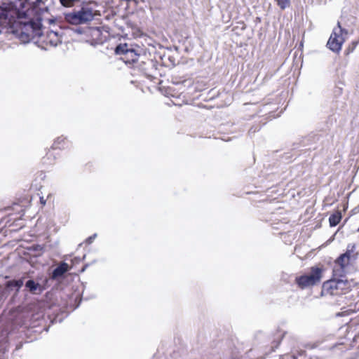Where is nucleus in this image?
<instances>
[{
    "mask_svg": "<svg viewBox=\"0 0 359 359\" xmlns=\"http://www.w3.org/2000/svg\"><path fill=\"white\" fill-rule=\"evenodd\" d=\"M285 334V332H278L275 334V336L273 339V341L271 342V352L274 351L275 349L278 348V346L280 344L281 340L283 339Z\"/></svg>",
    "mask_w": 359,
    "mask_h": 359,
    "instance_id": "17",
    "label": "nucleus"
},
{
    "mask_svg": "<svg viewBox=\"0 0 359 359\" xmlns=\"http://www.w3.org/2000/svg\"><path fill=\"white\" fill-rule=\"evenodd\" d=\"M96 237H97V233H94L93 235L89 236L86 240V243H88V244H91Z\"/></svg>",
    "mask_w": 359,
    "mask_h": 359,
    "instance_id": "25",
    "label": "nucleus"
},
{
    "mask_svg": "<svg viewBox=\"0 0 359 359\" xmlns=\"http://www.w3.org/2000/svg\"><path fill=\"white\" fill-rule=\"evenodd\" d=\"M65 137H63V136H60V137H58L53 142L52 147H51V149L53 150L54 149H64L65 148Z\"/></svg>",
    "mask_w": 359,
    "mask_h": 359,
    "instance_id": "19",
    "label": "nucleus"
},
{
    "mask_svg": "<svg viewBox=\"0 0 359 359\" xmlns=\"http://www.w3.org/2000/svg\"><path fill=\"white\" fill-rule=\"evenodd\" d=\"M40 200H41V202L42 203L45 204V203H46V202H45V201H43V198H41V199H40Z\"/></svg>",
    "mask_w": 359,
    "mask_h": 359,
    "instance_id": "30",
    "label": "nucleus"
},
{
    "mask_svg": "<svg viewBox=\"0 0 359 359\" xmlns=\"http://www.w3.org/2000/svg\"><path fill=\"white\" fill-rule=\"evenodd\" d=\"M333 277L337 278L339 295L346 293L351 290L352 285L351 283L346 278V275H344L341 277H337L334 276V272H333Z\"/></svg>",
    "mask_w": 359,
    "mask_h": 359,
    "instance_id": "13",
    "label": "nucleus"
},
{
    "mask_svg": "<svg viewBox=\"0 0 359 359\" xmlns=\"http://www.w3.org/2000/svg\"><path fill=\"white\" fill-rule=\"evenodd\" d=\"M79 1L80 0H60L61 5L67 8L72 7Z\"/></svg>",
    "mask_w": 359,
    "mask_h": 359,
    "instance_id": "20",
    "label": "nucleus"
},
{
    "mask_svg": "<svg viewBox=\"0 0 359 359\" xmlns=\"http://www.w3.org/2000/svg\"><path fill=\"white\" fill-rule=\"evenodd\" d=\"M322 293L324 294L339 295L337 278H332L324 282L322 287Z\"/></svg>",
    "mask_w": 359,
    "mask_h": 359,
    "instance_id": "11",
    "label": "nucleus"
},
{
    "mask_svg": "<svg viewBox=\"0 0 359 359\" xmlns=\"http://www.w3.org/2000/svg\"><path fill=\"white\" fill-rule=\"evenodd\" d=\"M24 278L13 279L6 282L5 288L8 290L15 289L16 292H18L20 288L24 285Z\"/></svg>",
    "mask_w": 359,
    "mask_h": 359,
    "instance_id": "14",
    "label": "nucleus"
},
{
    "mask_svg": "<svg viewBox=\"0 0 359 359\" xmlns=\"http://www.w3.org/2000/svg\"><path fill=\"white\" fill-rule=\"evenodd\" d=\"M30 250L35 252L36 256H39L43 252V246L41 245H33L30 247Z\"/></svg>",
    "mask_w": 359,
    "mask_h": 359,
    "instance_id": "21",
    "label": "nucleus"
},
{
    "mask_svg": "<svg viewBox=\"0 0 359 359\" xmlns=\"http://www.w3.org/2000/svg\"><path fill=\"white\" fill-rule=\"evenodd\" d=\"M348 34V30L342 28L339 22L333 29L327 43V47L332 52L339 53L345 41L344 35Z\"/></svg>",
    "mask_w": 359,
    "mask_h": 359,
    "instance_id": "7",
    "label": "nucleus"
},
{
    "mask_svg": "<svg viewBox=\"0 0 359 359\" xmlns=\"http://www.w3.org/2000/svg\"><path fill=\"white\" fill-rule=\"evenodd\" d=\"M94 19L93 9L87 6H82L80 10L67 13L65 20L72 25H81L92 21Z\"/></svg>",
    "mask_w": 359,
    "mask_h": 359,
    "instance_id": "4",
    "label": "nucleus"
},
{
    "mask_svg": "<svg viewBox=\"0 0 359 359\" xmlns=\"http://www.w3.org/2000/svg\"><path fill=\"white\" fill-rule=\"evenodd\" d=\"M322 137V134L316 132H312L304 137V142L307 144H312L319 142Z\"/></svg>",
    "mask_w": 359,
    "mask_h": 359,
    "instance_id": "15",
    "label": "nucleus"
},
{
    "mask_svg": "<svg viewBox=\"0 0 359 359\" xmlns=\"http://www.w3.org/2000/svg\"><path fill=\"white\" fill-rule=\"evenodd\" d=\"M342 218L341 213L337 211L335 213L332 214L329 217L330 226L332 227L336 226L339 224Z\"/></svg>",
    "mask_w": 359,
    "mask_h": 359,
    "instance_id": "18",
    "label": "nucleus"
},
{
    "mask_svg": "<svg viewBox=\"0 0 359 359\" xmlns=\"http://www.w3.org/2000/svg\"><path fill=\"white\" fill-rule=\"evenodd\" d=\"M25 291L33 295H40L49 287V278L37 276L36 278H28L24 283Z\"/></svg>",
    "mask_w": 359,
    "mask_h": 359,
    "instance_id": "6",
    "label": "nucleus"
},
{
    "mask_svg": "<svg viewBox=\"0 0 359 359\" xmlns=\"http://www.w3.org/2000/svg\"><path fill=\"white\" fill-rule=\"evenodd\" d=\"M53 156V153H52V151H49L47 153V154H46V157H47V158H48V159H49V158H50V156Z\"/></svg>",
    "mask_w": 359,
    "mask_h": 359,
    "instance_id": "27",
    "label": "nucleus"
},
{
    "mask_svg": "<svg viewBox=\"0 0 359 359\" xmlns=\"http://www.w3.org/2000/svg\"><path fill=\"white\" fill-rule=\"evenodd\" d=\"M55 21V19H50V20H49V23H50V24H52V23H53Z\"/></svg>",
    "mask_w": 359,
    "mask_h": 359,
    "instance_id": "29",
    "label": "nucleus"
},
{
    "mask_svg": "<svg viewBox=\"0 0 359 359\" xmlns=\"http://www.w3.org/2000/svg\"><path fill=\"white\" fill-rule=\"evenodd\" d=\"M306 351L304 350L282 355L279 359H304Z\"/></svg>",
    "mask_w": 359,
    "mask_h": 359,
    "instance_id": "16",
    "label": "nucleus"
},
{
    "mask_svg": "<svg viewBox=\"0 0 359 359\" xmlns=\"http://www.w3.org/2000/svg\"><path fill=\"white\" fill-rule=\"evenodd\" d=\"M49 0H36L30 5L32 18L27 22H22L19 27H13L11 32L22 43L31 41L34 36H41L42 34V14L48 12V6L46 2Z\"/></svg>",
    "mask_w": 359,
    "mask_h": 359,
    "instance_id": "1",
    "label": "nucleus"
},
{
    "mask_svg": "<svg viewBox=\"0 0 359 359\" xmlns=\"http://www.w3.org/2000/svg\"><path fill=\"white\" fill-rule=\"evenodd\" d=\"M55 156H53V162L54 161V160H55ZM53 162L51 161V162H50V163H52Z\"/></svg>",
    "mask_w": 359,
    "mask_h": 359,
    "instance_id": "31",
    "label": "nucleus"
},
{
    "mask_svg": "<svg viewBox=\"0 0 359 359\" xmlns=\"http://www.w3.org/2000/svg\"><path fill=\"white\" fill-rule=\"evenodd\" d=\"M355 248V244H348L346 252L335 259L332 269L335 276L346 275L349 266L357 259V254H353Z\"/></svg>",
    "mask_w": 359,
    "mask_h": 359,
    "instance_id": "2",
    "label": "nucleus"
},
{
    "mask_svg": "<svg viewBox=\"0 0 359 359\" xmlns=\"http://www.w3.org/2000/svg\"><path fill=\"white\" fill-rule=\"evenodd\" d=\"M323 269L314 266L311 268L309 274H304L295 278V283L301 289L317 285L321 280Z\"/></svg>",
    "mask_w": 359,
    "mask_h": 359,
    "instance_id": "5",
    "label": "nucleus"
},
{
    "mask_svg": "<svg viewBox=\"0 0 359 359\" xmlns=\"http://www.w3.org/2000/svg\"><path fill=\"white\" fill-rule=\"evenodd\" d=\"M353 214L359 212V205L352 210Z\"/></svg>",
    "mask_w": 359,
    "mask_h": 359,
    "instance_id": "26",
    "label": "nucleus"
},
{
    "mask_svg": "<svg viewBox=\"0 0 359 359\" xmlns=\"http://www.w3.org/2000/svg\"><path fill=\"white\" fill-rule=\"evenodd\" d=\"M140 47L135 48L132 44L119 43L115 48L116 55H124L126 63H137L140 56Z\"/></svg>",
    "mask_w": 359,
    "mask_h": 359,
    "instance_id": "8",
    "label": "nucleus"
},
{
    "mask_svg": "<svg viewBox=\"0 0 359 359\" xmlns=\"http://www.w3.org/2000/svg\"><path fill=\"white\" fill-rule=\"evenodd\" d=\"M69 270V267L68 264L65 262H61L58 266H57L49 274L50 280H58L62 278L65 273Z\"/></svg>",
    "mask_w": 359,
    "mask_h": 359,
    "instance_id": "12",
    "label": "nucleus"
},
{
    "mask_svg": "<svg viewBox=\"0 0 359 359\" xmlns=\"http://www.w3.org/2000/svg\"><path fill=\"white\" fill-rule=\"evenodd\" d=\"M75 32L78 33V34H82L83 32H82V29L81 28H76L75 29Z\"/></svg>",
    "mask_w": 359,
    "mask_h": 359,
    "instance_id": "28",
    "label": "nucleus"
},
{
    "mask_svg": "<svg viewBox=\"0 0 359 359\" xmlns=\"http://www.w3.org/2000/svg\"><path fill=\"white\" fill-rule=\"evenodd\" d=\"M278 6L282 9L284 10L287 7L290 6V0H276Z\"/></svg>",
    "mask_w": 359,
    "mask_h": 359,
    "instance_id": "23",
    "label": "nucleus"
},
{
    "mask_svg": "<svg viewBox=\"0 0 359 359\" xmlns=\"http://www.w3.org/2000/svg\"><path fill=\"white\" fill-rule=\"evenodd\" d=\"M32 2L29 0H16L9 4L4 3L1 7H6L10 16L6 19L9 22L13 18L28 19L32 18V11H30V5Z\"/></svg>",
    "mask_w": 359,
    "mask_h": 359,
    "instance_id": "3",
    "label": "nucleus"
},
{
    "mask_svg": "<svg viewBox=\"0 0 359 359\" xmlns=\"http://www.w3.org/2000/svg\"><path fill=\"white\" fill-rule=\"evenodd\" d=\"M42 36H36L31 41L34 40L36 38L40 39L41 41L46 44H50L51 46L56 47L58 44L61 43V39L60 37V32L58 31L50 30L47 31L46 36L43 34L42 31Z\"/></svg>",
    "mask_w": 359,
    "mask_h": 359,
    "instance_id": "9",
    "label": "nucleus"
},
{
    "mask_svg": "<svg viewBox=\"0 0 359 359\" xmlns=\"http://www.w3.org/2000/svg\"><path fill=\"white\" fill-rule=\"evenodd\" d=\"M260 130V127L259 126H252L250 129H249V131H248V133L249 135H252L255 133H256L257 131H259Z\"/></svg>",
    "mask_w": 359,
    "mask_h": 359,
    "instance_id": "24",
    "label": "nucleus"
},
{
    "mask_svg": "<svg viewBox=\"0 0 359 359\" xmlns=\"http://www.w3.org/2000/svg\"><path fill=\"white\" fill-rule=\"evenodd\" d=\"M9 16L10 14L6 8L0 6V20H6Z\"/></svg>",
    "mask_w": 359,
    "mask_h": 359,
    "instance_id": "22",
    "label": "nucleus"
},
{
    "mask_svg": "<svg viewBox=\"0 0 359 359\" xmlns=\"http://www.w3.org/2000/svg\"><path fill=\"white\" fill-rule=\"evenodd\" d=\"M137 67L146 75H150L154 70L157 69L158 62L152 59L147 58L146 56L141 57V60L137 63Z\"/></svg>",
    "mask_w": 359,
    "mask_h": 359,
    "instance_id": "10",
    "label": "nucleus"
}]
</instances>
